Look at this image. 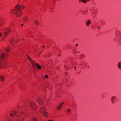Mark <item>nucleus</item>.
<instances>
[{
	"label": "nucleus",
	"instance_id": "f257e3e1",
	"mask_svg": "<svg viewBox=\"0 0 121 121\" xmlns=\"http://www.w3.org/2000/svg\"><path fill=\"white\" fill-rule=\"evenodd\" d=\"M25 114L23 111L19 112L14 111L11 114L12 117L8 121H23L24 119L23 116Z\"/></svg>",
	"mask_w": 121,
	"mask_h": 121
},
{
	"label": "nucleus",
	"instance_id": "f03ea898",
	"mask_svg": "<svg viewBox=\"0 0 121 121\" xmlns=\"http://www.w3.org/2000/svg\"><path fill=\"white\" fill-rule=\"evenodd\" d=\"M45 107H43L40 108L42 113L43 114L45 117H48V113L46 112V109L45 108Z\"/></svg>",
	"mask_w": 121,
	"mask_h": 121
},
{
	"label": "nucleus",
	"instance_id": "7ed1b4c3",
	"mask_svg": "<svg viewBox=\"0 0 121 121\" xmlns=\"http://www.w3.org/2000/svg\"><path fill=\"white\" fill-rule=\"evenodd\" d=\"M6 56L5 54L3 53L2 54L1 56H0V60H2ZM4 60L2 62H1L0 61V68H1V66L3 65L4 63Z\"/></svg>",
	"mask_w": 121,
	"mask_h": 121
},
{
	"label": "nucleus",
	"instance_id": "20e7f679",
	"mask_svg": "<svg viewBox=\"0 0 121 121\" xmlns=\"http://www.w3.org/2000/svg\"><path fill=\"white\" fill-rule=\"evenodd\" d=\"M12 30L10 28H6L4 29L3 35L5 36H7L9 33Z\"/></svg>",
	"mask_w": 121,
	"mask_h": 121
},
{
	"label": "nucleus",
	"instance_id": "39448f33",
	"mask_svg": "<svg viewBox=\"0 0 121 121\" xmlns=\"http://www.w3.org/2000/svg\"><path fill=\"white\" fill-rule=\"evenodd\" d=\"M30 106L33 109H36L37 108L36 105L35 103L33 102H31L30 103Z\"/></svg>",
	"mask_w": 121,
	"mask_h": 121
},
{
	"label": "nucleus",
	"instance_id": "423d86ee",
	"mask_svg": "<svg viewBox=\"0 0 121 121\" xmlns=\"http://www.w3.org/2000/svg\"><path fill=\"white\" fill-rule=\"evenodd\" d=\"M15 14L17 16L19 17L21 15V11L20 10L15 11Z\"/></svg>",
	"mask_w": 121,
	"mask_h": 121
},
{
	"label": "nucleus",
	"instance_id": "0eeeda50",
	"mask_svg": "<svg viewBox=\"0 0 121 121\" xmlns=\"http://www.w3.org/2000/svg\"><path fill=\"white\" fill-rule=\"evenodd\" d=\"M27 58L30 61L32 65L35 64L34 62V61L33 60H32L27 55Z\"/></svg>",
	"mask_w": 121,
	"mask_h": 121
},
{
	"label": "nucleus",
	"instance_id": "6e6552de",
	"mask_svg": "<svg viewBox=\"0 0 121 121\" xmlns=\"http://www.w3.org/2000/svg\"><path fill=\"white\" fill-rule=\"evenodd\" d=\"M15 40L14 38H12L10 42L11 45L13 46L15 44Z\"/></svg>",
	"mask_w": 121,
	"mask_h": 121
},
{
	"label": "nucleus",
	"instance_id": "1a4fd4ad",
	"mask_svg": "<svg viewBox=\"0 0 121 121\" xmlns=\"http://www.w3.org/2000/svg\"><path fill=\"white\" fill-rule=\"evenodd\" d=\"M37 101L40 104H42L43 103L42 100L40 98L37 99Z\"/></svg>",
	"mask_w": 121,
	"mask_h": 121
},
{
	"label": "nucleus",
	"instance_id": "9d476101",
	"mask_svg": "<svg viewBox=\"0 0 121 121\" xmlns=\"http://www.w3.org/2000/svg\"><path fill=\"white\" fill-rule=\"evenodd\" d=\"M115 99H116V96H113L111 97V101L112 104H114V100Z\"/></svg>",
	"mask_w": 121,
	"mask_h": 121
},
{
	"label": "nucleus",
	"instance_id": "9b49d317",
	"mask_svg": "<svg viewBox=\"0 0 121 121\" xmlns=\"http://www.w3.org/2000/svg\"><path fill=\"white\" fill-rule=\"evenodd\" d=\"M20 9V6L18 4H17V5L16 6L15 8V9L16 10V11L17 10H19Z\"/></svg>",
	"mask_w": 121,
	"mask_h": 121
},
{
	"label": "nucleus",
	"instance_id": "f8f14e48",
	"mask_svg": "<svg viewBox=\"0 0 121 121\" xmlns=\"http://www.w3.org/2000/svg\"><path fill=\"white\" fill-rule=\"evenodd\" d=\"M28 20V18L26 17H25L23 18V20L25 22H26Z\"/></svg>",
	"mask_w": 121,
	"mask_h": 121
},
{
	"label": "nucleus",
	"instance_id": "ddd939ff",
	"mask_svg": "<svg viewBox=\"0 0 121 121\" xmlns=\"http://www.w3.org/2000/svg\"><path fill=\"white\" fill-rule=\"evenodd\" d=\"M4 77L2 75L0 76V81H3L4 79Z\"/></svg>",
	"mask_w": 121,
	"mask_h": 121
},
{
	"label": "nucleus",
	"instance_id": "4468645a",
	"mask_svg": "<svg viewBox=\"0 0 121 121\" xmlns=\"http://www.w3.org/2000/svg\"><path fill=\"white\" fill-rule=\"evenodd\" d=\"M118 67L120 69H121V62H120L117 64Z\"/></svg>",
	"mask_w": 121,
	"mask_h": 121
},
{
	"label": "nucleus",
	"instance_id": "2eb2a0df",
	"mask_svg": "<svg viewBox=\"0 0 121 121\" xmlns=\"http://www.w3.org/2000/svg\"><path fill=\"white\" fill-rule=\"evenodd\" d=\"M91 23V21L88 20V22L86 23V26H88V25Z\"/></svg>",
	"mask_w": 121,
	"mask_h": 121
},
{
	"label": "nucleus",
	"instance_id": "dca6fc26",
	"mask_svg": "<svg viewBox=\"0 0 121 121\" xmlns=\"http://www.w3.org/2000/svg\"><path fill=\"white\" fill-rule=\"evenodd\" d=\"M36 66L39 69H41V66L38 64H36Z\"/></svg>",
	"mask_w": 121,
	"mask_h": 121
},
{
	"label": "nucleus",
	"instance_id": "f3484780",
	"mask_svg": "<svg viewBox=\"0 0 121 121\" xmlns=\"http://www.w3.org/2000/svg\"><path fill=\"white\" fill-rule=\"evenodd\" d=\"M10 47H8L6 49V51L7 52H8L10 51Z\"/></svg>",
	"mask_w": 121,
	"mask_h": 121
},
{
	"label": "nucleus",
	"instance_id": "a211bd4d",
	"mask_svg": "<svg viewBox=\"0 0 121 121\" xmlns=\"http://www.w3.org/2000/svg\"><path fill=\"white\" fill-rule=\"evenodd\" d=\"M35 25L36 26H38L39 25V22L37 21H35Z\"/></svg>",
	"mask_w": 121,
	"mask_h": 121
},
{
	"label": "nucleus",
	"instance_id": "6ab92c4d",
	"mask_svg": "<svg viewBox=\"0 0 121 121\" xmlns=\"http://www.w3.org/2000/svg\"><path fill=\"white\" fill-rule=\"evenodd\" d=\"M61 105H60L58 106L57 108V109L58 110H59L61 108Z\"/></svg>",
	"mask_w": 121,
	"mask_h": 121
},
{
	"label": "nucleus",
	"instance_id": "aec40b11",
	"mask_svg": "<svg viewBox=\"0 0 121 121\" xmlns=\"http://www.w3.org/2000/svg\"><path fill=\"white\" fill-rule=\"evenodd\" d=\"M31 121H38L37 119L33 118L31 120Z\"/></svg>",
	"mask_w": 121,
	"mask_h": 121
},
{
	"label": "nucleus",
	"instance_id": "412c9836",
	"mask_svg": "<svg viewBox=\"0 0 121 121\" xmlns=\"http://www.w3.org/2000/svg\"><path fill=\"white\" fill-rule=\"evenodd\" d=\"M10 12L12 13H13L15 12V11L14 9H12V10Z\"/></svg>",
	"mask_w": 121,
	"mask_h": 121
},
{
	"label": "nucleus",
	"instance_id": "4be33fe9",
	"mask_svg": "<svg viewBox=\"0 0 121 121\" xmlns=\"http://www.w3.org/2000/svg\"><path fill=\"white\" fill-rule=\"evenodd\" d=\"M87 0H81V1L84 3H85L86 2Z\"/></svg>",
	"mask_w": 121,
	"mask_h": 121
},
{
	"label": "nucleus",
	"instance_id": "5701e85b",
	"mask_svg": "<svg viewBox=\"0 0 121 121\" xmlns=\"http://www.w3.org/2000/svg\"><path fill=\"white\" fill-rule=\"evenodd\" d=\"M20 7V8H21L22 9H24L25 7L23 5H22Z\"/></svg>",
	"mask_w": 121,
	"mask_h": 121
},
{
	"label": "nucleus",
	"instance_id": "b1692460",
	"mask_svg": "<svg viewBox=\"0 0 121 121\" xmlns=\"http://www.w3.org/2000/svg\"><path fill=\"white\" fill-rule=\"evenodd\" d=\"M45 77L46 78H48V76L47 75H45Z\"/></svg>",
	"mask_w": 121,
	"mask_h": 121
},
{
	"label": "nucleus",
	"instance_id": "393cba45",
	"mask_svg": "<svg viewBox=\"0 0 121 121\" xmlns=\"http://www.w3.org/2000/svg\"><path fill=\"white\" fill-rule=\"evenodd\" d=\"M84 57V55H81L80 57V58H83Z\"/></svg>",
	"mask_w": 121,
	"mask_h": 121
},
{
	"label": "nucleus",
	"instance_id": "a878e982",
	"mask_svg": "<svg viewBox=\"0 0 121 121\" xmlns=\"http://www.w3.org/2000/svg\"><path fill=\"white\" fill-rule=\"evenodd\" d=\"M70 111V109H68L67 111V112H69Z\"/></svg>",
	"mask_w": 121,
	"mask_h": 121
},
{
	"label": "nucleus",
	"instance_id": "bb28decb",
	"mask_svg": "<svg viewBox=\"0 0 121 121\" xmlns=\"http://www.w3.org/2000/svg\"><path fill=\"white\" fill-rule=\"evenodd\" d=\"M20 40L19 39H18L17 41V42H19L20 41Z\"/></svg>",
	"mask_w": 121,
	"mask_h": 121
},
{
	"label": "nucleus",
	"instance_id": "cd10ccee",
	"mask_svg": "<svg viewBox=\"0 0 121 121\" xmlns=\"http://www.w3.org/2000/svg\"><path fill=\"white\" fill-rule=\"evenodd\" d=\"M32 65L34 67H35V64H33Z\"/></svg>",
	"mask_w": 121,
	"mask_h": 121
},
{
	"label": "nucleus",
	"instance_id": "c85d7f7f",
	"mask_svg": "<svg viewBox=\"0 0 121 121\" xmlns=\"http://www.w3.org/2000/svg\"><path fill=\"white\" fill-rule=\"evenodd\" d=\"M2 35V33H0V37Z\"/></svg>",
	"mask_w": 121,
	"mask_h": 121
},
{
	"label": "nucleus",
	"instance_id": "c756f323",
	"mask_svg": "<svg viewBox=\"0 0 121 121\" xmlns=\"http://www.w3.org/2000/svg\"><path fill=\"white\" fill-rule=\"evenodd\" d=\"M47 121H53L52 120H48Z\"/></svg>",
	"mask_w": 121,
	"mask_h": 121
},
{
	"label": "nucleus",
	"instance_id": "7c9ffc66",
	"mask_svg": "<svg viewBox=\"0 0 121 121\" xmlns=\"http://www.w3.org/2000/svg\"><path fill=\"white\" fill-rule=\"evenodd\" d=\"M63 103H64L63 102H62V103H61L60 105H62L63 104Z\"/></svg>",
	"mask_w": 121,
	"mask_h": 121
},
{
	"label": "nucleus",
	"instance_id": "2f4dec72",
	"mask_svg": "<svg viewBox=\"0 0 121 121\" xmlns=\"http://www.w3.org/2000/svg\"><path fill=\"white\" fill-rule=\"evenodd\" d=\"M78 46V44H76V46Z\"/></svg>",
	"mask_w": 121,
	"mask_h": 121
},
{
	"label": "nucleus",
	"instance_id": "473e14b6",
	"mask_svg": "<svg viewBox=\"0 0 121 121\" xmlns=\"http://www.w3.org/2000/svg\"><path fill=\"white\" fill-rule=\"evenodd\" d=\"M98 29H100V28L98 27Z\"/></svg>",
	"mask_w": 121,
	"mask_h": 121
},
{
	"label": "nucleus",
	"instance_id": "72a5a7b5",
	"mask_svg": "<svg viewBox=\"0 0 121 121\" xmlns=\"http://www.w3.org/2000/svg\"><path fill=\"white\" fill-rule=\"evenodd\" d=\"M21 25H22V26H23V24H21Z\"/></svg>",
	"mask_w": 121,
	"mask_h": 121
},
{
	"label": "nucleus",
	"instance_id": "f704fd0d",
	"mask_svg": "<svg viewBox=\"0 0 121 121\" xmlns=\"http://www.w3.org/2000/svg\"><path fill=\"white\" fill-rule=\"evenodd\" d=\"M2 38L3 39V38H4V37H2Z\"/></svg>",
	"mask_w": 121,
	"mask_h": 121
},
{
	"label": "nucleus",
	"instance_id": "c9c22d12",
	"mask_svg": "<svg viewBox=\"0 0 121 121\" xmlns=\"http://www.w3.org/2000/svg\"><path fill=\"white\" fill-rule=\"evenodd\" d=\"M43 47H44V45H43V46H42Z\"/></svg>",
	"mask_w": 121,
	"mask_h": 121
},
{
	"label": "nucleus",
	"instance_id": "e433bc0d",
	"mask_svg": "<svg viewBox=\"0 0 121 121\" xmlns=\"http://www.w3.org/2000/svg\"><path fill=\"white\" fill-rule=\"evenodd\" d=\"M76 67H74V68H75V69H76Z\"/></svg>",
	"mask_w": 121,
	"mask_h": 121
},
{
	"label": "nucleus",
	"instance_id": "4c0bfd02",
	"mask_svg": "<svg viewBox=\"0 0 121 121\" xmlns=\"http://www.w3.org/2000/svg\"><path fill=\"white\" fill-rule=\"evenodd\" d=\"M4 38H3V39H2V40H4Z\"/></svg>",
	"mask_w": 121,
	"mask_h": 121
},
{
	"label": "nucleus",
	"instance_id": "58836bf2",
	"mask_svg": "<svg viewBox=\"0 0 121 121\" xmlns=\"http://www.w3.org/2000/svg\"><path fill=\"white\" fill-rule=\"evenodd\" d=\"M82 65V64H81L80 65Z\"/></svg>",
	"mask_w": 121,
	"mask_h": 121
},
{
	"label": "nucleus",
	"instance_id": "ea45409f",
	"mask_svg": "<svg viewBox=\"0 0 121 121\" xmlns=\"http://www.w3.org/2000/svg\"><path fill=\"white\" fill-rule=\"evenodd\" d=\"M82 65V64H81L80 65Z\"/></svg>",
	"mask_w": 121,
	"mask_h": 121
},
{
	"label": "nucleus",
	"instance_id": "a19ab883",
	"mask_svg": "<svg viewBox=\"0 0 121 121\" xmlns=\"http://www.w3.org/2000/svg\"><path fill=\"white\" fill-rule=\"evenodd\" d=\"M92 13H91V14H92Z\"/></svg>",
	"mask_w": 121,
	"mask_h": 121
},
{
	"label": "nucleus",
	"instance_id": "79ce46f5",
	"mask_svg": "<svg viewBox=\"0 0 121 121\" xmlns=\"http://www.w3.org/2000/svg\"><path fill=\"white\" fill-rule=\"evenodd\" d=\"M41 52H40V53H41Z\"/></svg>",
	"mask_w": 121,
	"mask_h": 121
}]
</instances>
